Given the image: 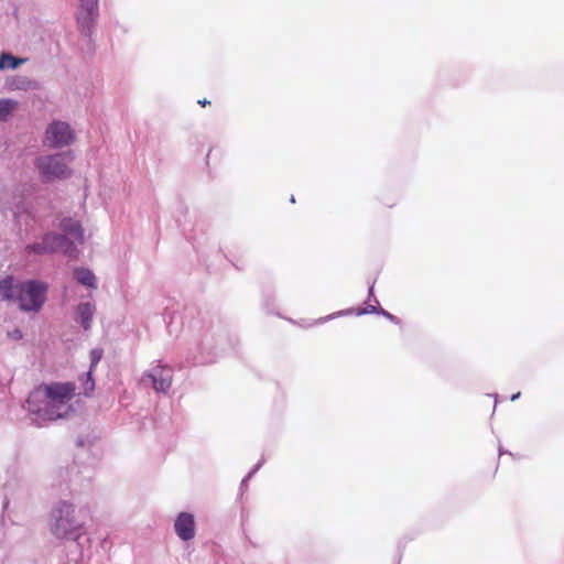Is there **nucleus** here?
Returning a JSON list of instances; mask_svg holds the SVG:
<instances>
[{"mask_svg": "<svg viewBox=\"0 0 564 564\" xmlns=\"http://www.w3.org/2000/svg\"><path fill=\"white\" fill-rule=\"evenodd\" d=\"M19 283H15L12 276H7L0 281V299L6 301H15Z\"/></svg>", "mask_w": 564, "mask_h": 564, "instance_id": "13", "label": "nucleus"}, {"mask_svg": "<svg viewBox=\"0 0 564 564\" xmlns=\"http://www.w3.org/2000/svg\"><path fill=\"white\" fill-rule=\"evenodd\" d=\"M75 390L73 382L41 384L32 390L26 399L28 412L37 425L63 419L73 411L72 400Z\"/></svg>", "mask_w": 564, "mask_h": 564, "instance_id": "1", "label": "nucleus"}, {"mask_svg": "<svg viewBox=\"0 0 564 564\" xmlns=\"http://www.w3.org/2000/svg\"><path fill=\"white\" fill-rule=\"evenodd\" d=\"M18 105L19 102L13 99H0V121H7L18 108Z\"/></svg>", "mask_w": 564, "mask_h": 564, "instance_id": "17", "label": "nucleus"}, {"mask_svg": "<svg viewBox=\"0 0 564 564\" xmlns=\"http://www.w3.org/2000/svg\"><path fill=\"white\" fill-rule=\"evenodd\" d=\"M195 343L200 354V362H213L217 350H223L226 341V332L219 321H202L193 326Z\"/></svg>", "mask_w": 564, "mask_h": 564, "instance_id": "2", "label": "nucleus"}, {"mask_svg": "<svg viewBox=\"0 0 564 564\" xmlns=\"http://www.w3.org/2000/svg\"><path fill=\"white\" fill-rule=\"evenodd\" d=\"M519 398H520V392H517V393L512 394L510 399H511V401H516Z\"/></svg>", "mask_w": 564, "mask_h": 564, "instance_id": "29", "label": "nucleus"}, {"mask_svg": "<svg viewBox=\"0 0 564 564\" xmlns=\"http://www.w3.org/2000/svg\"><path fill=\"white\" fill-rule=\"evenodd\" d=\"M373 300L376 303H378L377 299L375 297V293H373V284H371L369 286V291H368V301H371Z\"/></svg>", "mask_w": 564, "mask_h": 564, "instance_id": "27", "label": "nucleus"}, {"mask_svg": "<svg viewBox=\"0 0 564 564\" xmlns=\"http://www.w3.org/2000/svg\"><path fill=\"white\" fill-rule=\"evenodd\" d=\"M46 290L44 283L34 280L19 283L14 302L22 311L37 312L45 301Z\"/></svg>", "mask_w": 564, "mask_h": 564, "instance_id": "5", "label": "nucleus"}, {"mask_svg": "<svg viewBox=\"0 0 564 564\" xmlns=\"http://www.w3.org/2000/svg\"><path fill=\"white\" fill-rule=\"evenodd\" d=\"M174 531L182 541H191L196 534V523L194 514L189 512H180L174 521Z\"/></svg>", "mask_w": 564, "mask_h": 564, "instance_id": "10", "label": "nucleus"}, {"mask_svg": "<svg viewBox=\"0 0 564 564\" xmlns=\"http://www.w3.org/2000/svg\"><path fill=\"white\" fill-rule=\"evenodd\" d=\"M46 243H48L50 253L61 252L68 258H76L78 254L76 243L65 235L48 232Z\"/></svg>", "mask_w": 564, "mask_h": 564, "instance_id": "9", "label": "nucleus"}, {"mask_svg": "<svg viewBox=\"0 0 564 564\" xmlns=\"http://www.w3.org/2000/svg\"><path fill=\"white\" fill-rule=\"evenodd\" d=\"M102 357V350L101 349H93L90 351V367L88 371H94V369L99 364L100 359Z\"/></svg>", "mask_w": 564, "mask_h": 564, "instance_id": "21", "label": "nucleus"}, {"mask_svg": "<svg viewBox=\"0 0 564 564\" xmlns=\"http://www.w3.org/2000/svg\"><path fill=\"white\" fill-rule=\"evenodd\" d=\"M74 278L78 283L90 289H97V280L94 272L87 268L77 267L74 269Z\"/></svg>", "mask_w": 564, "mask_h": 564, "instance_id": "14", "label": "nucleus"}, {"mask_svg": "<svg viewBox=\"0 0 564 564\" xmlns=\"http://www.w3.org/2000/svg\"><path fill=\"white\" fill-rule=\"evenodd\" d=\"M351 312H352L351 310H343V311H339V312H336V313L329 314V315H327V316H325V317H322V318L317 319V321L315 322V324H321V323H324V322L330 321V319H333V318H335V317H337V316L349 315V314H351Z\"/></svg>", "mask_w": 564, "mask_h": 564, "instance_id": "22", "label": "nucleus"}, {"mask_svg": "<svg viewBox=\"0 0 564 564\" xmlns=\"http://www.w3.org/2000/svg\"><path fill=\"white\" fill-rule=\"evenodd\" d=\"M25 62L24 58H19L10 53H2L0 55V70L15 69Z\"/></svg>", "mask_w": 564, "mask_h": 564, "instance_id": "15", "label": "nucleus"}, {"mask_svg": "<svg viewBox=\"0 0 564 564\" xmlns=\"http://www.w3.org/2000/svg\"><path fill=\"white\" fill-rule=\"evenodd\" d=\"M73 469H69L68 467L67 468H61L58 471H57V475H56V479L53 484L54 487H58L59 488V491L61 492H64L66 489H68V485L65 486V488H63V484L68 480L69 478V475H70V471Z\"/></svg>", "mask_w": 564, "mask_h": 564, "instance_id": "18", "label": "nucleus"}, {"mask_svg": "<svg viewBox=\"0 0 564 564\" xmlns=\"http://www.w3.org/2000/svg\"><path fill=\"white\" fill-rule=\"evenodd\" d=\"M82 386L85 395H89L95 389V381L93 379V372L87 371L82 378Z\"/></svg>", "mask_w": 564, "mask_h": 564, "instance_id": "20", "label": "nucleus"}, {"mask_svg": "<svg viewBox=\"0 0 564 564\" xmlns=\"http://www.w3.org/2000/svg\"><path fill=\"white\" fill-rule=\"evenodd\" d=\"M58 228L63 231L62 235L67 236L75 243L84 242V229L80 223L72 217H64L58 224Z\"/></svg>", "mask_w": 564, "mask_h": 564, "instance_id": "11", "label": "nucleus"}, {"mask_svg": "<svg viewBox=\"0 0 564 564\" xmlns=\"http://www.w3.org/2000/svg\"><path fill=\"white\" fill-rule=\"evenodd\" d=\"M379 315H382L383 317H386L387 319L395 323V324H399L400 323V319L394 316L393 314L389 313L388 311L383 310L382 307L380 308L379 311Z\"/></svg>", "mask_w": 564, "mask_h": 564, "instance_id": "25", "label": "nucleus"}, {"mask_svg": "<svg viewBox=\"0 0 564 564\" xmlns=\"http://www.w3.org/2000/svg\"><path fill=\"white\" fill-rule=\"evenodd\" d=\"M291 202H292V203H294V202H295L294 196H291Z\"/></svg>", "mask_w": 564, "mask_h": 564, "instance_id": "33", "label": "nucleus"}, {"mask_svg": "<svg viewBox=\"0 0 564 564\" xmlns=\"http://www.w3.org/2000/svg\"><path fill=\"white\" fill-rule=\"evenodd\" d=\"M380 308H381L380 306L368 304L366 307L359 308L357 311V315L379 314Z\"/></svg>", "mask_w": 564, "mask_h": 564, "instance_id": "23", "label": "nucleus"}, {"mask_svg": "<svg viewBox=\"0 0 564 564\" xmlns=\"http://www.w3.org/2000/svg\"><path fill=\"white\" fill-rule=\"evenodd\" d=\"M29 252L36 254L50 253L48 243H46V235H44L41 242H35L26 247Z\"/></svg>", "mask_w": 564, "mask_h": 564, "instance_id": "19", "label": "nucleus"}, {"mask_svg": "<svg viewBox=\"0 0 564 564\" xmlns=\"http://www.w3.org/2000/svg\"><path fill=\"white\" fill-rule=\"evenodd\" d=\"M249 480H250V479H247V476H246V477L241 480V485H240V486H241V488H247V486H248V481H249Z\"/></svg>", "mask_w": 564, "mask_h": 564, "instance_id": "28", "label": "nucleus"}, {"mask_svg": "<svg viewBox=\"0 0 564 564\" xmlns=\"http://www.w3.org/2000/svg\"><path fill=\"white\" fill-rule=\"evenodd\" d=\"M96 312V306L90 302L79 303L74 312V319L80 324L84 330L91 328L93 317Z\"/></svg>", "mask_w": 564, "mask_h": 564, "instance_id": "12", "label": "nucleus"}, {"mask_svg": "<svg viewBox=\"0 0 564 564\" xmlns=\"http://www.w3.org/2000/svg\"><path fill=\"white\" fill-rule=\"evenodd\" d=\"M202 106H206L207 104H209L208 100L204 99V100H199L198 101Z\"/></svg>", "mask_w": 564, "mask_h": 564, "instance_id": "30", "label": "nucleus"}, {"mask_svg": "<svg viewBox=\"0 0 564 564\" xmlns=\"http://www.w3.org/2000/svg\"><path fill=\"white\" fill-rule=\"evenodd\" d=\"M74 140V131L64 121H53L45 131L44 143L54 149L69 145Z\"/></svg>", "mask_w": 564, "mask_h": 564, "instance_id": "8", "label": "nucleus"}, {"mask_svg": "<svg viewBox=\"0 0 564 564\" xmlns=\"http://www.w3.org/2000/svg\"><path fill=\"white\" fill-rule=\"evenodd\" d=\"M264 464V458L262 457L258 464H256L252 469L247 474V479H251L253 475L261 468V466Z\"/></svg>", "mask_w": 564, "mask_h": 564, "instance_id": "26", "label": "nucleus"}, {"mask_svg": "<svg viewBox=\"0 0 564 564\" xmlns=\"http://www.w3.org/2000/svg\"><path fill=\"white\" fill-rule=\"evenodd\" d=\"M173 381V369L165 365H155L141 377V383L151 384L158 393H166Z\"/></svg>", "mask_w": 564, "mask_h": 564, "instance_id": "6", "label": "nucleus"}, {"mask_svg": "<svg viewBox=\"0 0 564 564\" xmlns=\"http://www.w3.org/2000/svg\"><path fill=\"white\" fill-rule=\"evenodd\" d=\"M7 336L12 340H20L23 337L22 332L19 328H14L7 333Z\"/></svg>", "mask_w": 564, "mask_h": 564, "instance_id": "24", "label": "nucleus"}, {"mask_svg": "<svg viewBox=\"0 0 564 564\" xmlns=\"http://www.w3.org/2000/svg\"><path fill=\"white\" fill-rule=\"evenodd\" d=\"M9 88L12 90H31L36 88V83L25 76H18L10 82Z\"/></svg>", "mask_w": 564, "mask_h": 564, "instance_id": "16", "label": "nucleus"}, {"mask_svg": "<svg viewBox=\"0 0 564 564\" xmlns=\"http://www.w3.org/2000/svg\"><path fill=\"white\" fill-rule=\"evenodd\" d=\"M98 17L99 0H79L76 19L82 34H93Z\"/></svg>", "mask_w": 564, "mask_h": 564, "instance_id": "7", "label": "nucleus"}, {"mask_svg": "<svg viewBox=\"0 0 564 564\" xmlns=\"http://www.w3.org/2000/svg\"><path fill=\"white\" fill-rule=\"evenodd\" d=\"M72 152L41 155L35 165L45 182L67 178L72 175L68 164L73 161Z\"/></svg>", "mask_w": 564, "mask_h": 564, "instance_id": "4", "label": "nucleus"}, {"mask_svg": "<svg viewBox=\"0 0 564 564\" xmlns=\"http://www.w3.org/2000/svg\"><path fill=\"white\" fill-rule=\"evenodd\" d=\"M9 501L8 499L6 498V501H4V508L8 506Z\"/></svg>", "mask_w": 564, "mask_h": 564, "instance_id": "32", "label": "nucleus"}, {"mask_svg": "<svg viewBox=\"0 0 564 564\" xmlns=\"http://www.w3.org/2000/svg\"><path fill=\"white\" fill-rule=\"evenodd\" d=\"M503 454V451L501 447H499V455H502Z\"/></svg>", "mask_w": 564, "mask_h": 564, "instance_id": "31", "label": "nucleus"}, {"mask_svg": "<svg viewBox=\"0 0 564 564\" xmlns=\"http://www.w3.org/2000/svg\"><path fill=\"white\" fill-rule=\"evenodd\" d=\"M84 523L75 517V506L66 500H58L51 511L50 530L57 539L77 540Z\"/></svg>", "mask_w": 564, "mask_h": 564, "instance_id": "3", "label": "nucleus"}]
</instances>
